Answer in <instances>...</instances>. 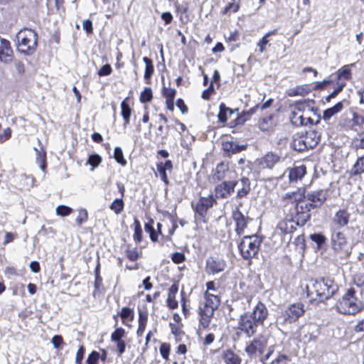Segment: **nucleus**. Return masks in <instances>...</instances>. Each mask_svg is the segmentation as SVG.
I'll return each instance as SVG.
<instances>
[{"label": "nucleus", "instance_id": "obj_1", "mask_svg": "<svg viewBox=\"0 0 364 364\" xmlns=\"http://www.w3.org/2000/svg\"><path fill=\"white\" fill-rule=\"evenodd\" d=\"M337 311L343 314L355 315L364 307L358 292L353 289H348L336 305Z\"/></svg>", "mask_w": 364, "mask_h": 364}, {"label": "nucleus", "instance_id": "obj_2", "mask_svg": "<svg viewBox=\"0 0 364 364\" xmlns=\"http://www.w3.org/2000/svg\"><path fill=\"white\" fill-rule=\"evenodd\" d=\"M309 296L315 294L319 301L330 299L338 290V286L330 279H321L312 282L311 286H306Z\"/></svg>", "mask_w": 364, "mask_h": 364}, {"label": "nucleus", "instance_id": "obj_3", "mask_svg": "<svg viewBox=\"0 0 364 364\" xmlns=\"http://www.w3.org/2000/svg\"><path fill=\"white\" fill-rule=\"evenodd\" d=\"M18 50L23 53L33 54L37 48L38 36L32 29L23 28L17 36Z\"/></svg>", "mask_w": 364, "mask_h": 364}, {"label": "nucleus", "instance_id": "obj_4", "mask_svg": "<svg viewBox=\"0 0 364 364\" xmlns=\"http://www.w3.org/2000/svg\"><path fill=\"white\" fill-rule=\"evenodd\" d=\"M318 141L319 137L314 131L296 133L293 136L292 146L295 150L304 151L315 147Z\"/></svg>", "mask_w": 364, "mask_h": 364}, {"label": "nucleus", "instance_id": "obj_5", "mask_svg": "<svg viewBox=\"0 0 364 364\" xmlns=\"http://www.w3.org/2000/svg\"><path fill=\"white\" fill-rule=\"evenodd\" d=\"M311 112L312 110L306 102H297L292 111V122L296 125L318 124L320 121L319 119L317 118L314 121L310 116Z\"/></svg>", "mask_w": 364, "mask_h": 364}, {"label": "nucleus", "instance_id": "obj_6", "mask_svg": "<svg viewBox=\"0 0 364 364\" xmlns=\"http://www.w3.org/2000/svg\"><path fill=\"white\" fill-rule=\"evenodd\" d=\"M305 312L304 306L301 303L291 304L283 311L277 319V323L281 326L291 324L304 315Z\"/></svg>", "mask_w": 364, "mask_h": 364}, {"label": "nucleus", "instance_id": "obj_7", "mask_svg": "<svg viewBox=\"0 0 364 364\" xmlns=\"http://www.w3.org/2000/svg\"><path fill=\"white\" fill-rule=\"evenodd\" d=\"M262 240L255 235L245 236L239 245L242 257L245 259L254 257L258 252Z\"/></svg>", "mask_w": 364, "mask_h": 364}, {"label": "nucleus", "instance_id": "obj_8", "mask_svg": "<svg viewBox=\"0 0 364 364\" xmlns=\"http://www.w3.org/2000/svg\"><path fill=\"white\" fill-rule=\"evenodd\" d=\"M331 242L333 250L341 253V256L347 257L350 255V247L343 232H337L333 233Z\"/></svg>", "mask_w": 364, "mask_h": 364}, {"label": "nucleus", "instance_id": "obj_9", "mask_svg": "<svg viewBox=\"0 0 364 364\" xmlns=\"http://www.w3.org/2000/svg\"><path fill=\"white\" fill-rule=\"evenodd\" d=\"M239 328L244 332L248 337L253 336L258 326V324L250 314L245 313L240 316L238 322Z\"/></svg>", "mask_w": 364, "mask_h": 364}, {"label": "nucleus", "instance_id": "obj_10", "mask_svg": "<svg viewBox=\"0 0 364 364\" xmlns=\"http://www.w3.org/2000/svg\"><path fill=\"white\" fill-rule=\"evenodd\" d=\"M328 197L327 190H317L309 192L306 194L305 201L312 209L321 207Z\"/></svg>", "mask_w": 364, "mask_h": 364}, {"label": "nucleus", "instance_id": "obj_11", "mask_svg": "<svg viewBox=\"0 0 364 364\" xmlns=\"http://www.w3.org/2000/svg\"><path fill=\"white\" fill-rule=\"evenodd\" d=\"M312 208L309 207V204L304 200L301 203L296 204L295 219L298 225H304L311 218V210Z\"/></svg>", "mask_w": 364, "mask_h": 364}, {"label": "nucleus", "instance_id": "obj_12", "mask_svg": "<svg viewBox=\"0 0 364 364\" xmlns=\"http://www.w3.org/2000/svg\"><path fill=\"white\" fill-rule=\"evenodd\" d=\"M267 344V338L260 335L246 346L245 351L250 355H257V354H261L263 352Z\"/></svg>", "mask_w": 364, "mask_h": 364}, {"label": "nucleus", "instance_id": "obj_13", "mask_svg": "<svg viewBox=\"0 0 364 364\" xmlns=\"http://www.w3.org/2000/svg\"><path fill=\"white\" fill-rule=\"evenodd\" d=\"M252 316V318L261 326L263 325L264 320L267 318L269 312L265 305L259 302L253 309L252 312L247 313Z\"/></svg>", "mask_w": 364, "mask_h": 364}, {"label": "nucleus", "instance_id": "obj_14", "mask_svg": "<svg viewBox=\"0 0 364 364\" xmlns=\"http://www.w3.org/2000/svg\"><path fill=\"white\" fill-rule=\"evenodd\" d=\"M13 59V50L9 41L0 36V60L9 63Z\"/></svg>", "mask_w": 364, "mask_h": 364}, {"label": "nucleus", "instance_id": "obj_15", "mask_svg": "<svg viewBox=\"0 0 364 364\" xmlns=\"http://www.w3.org/2000/svg\"><path fill=\"white\" fill-rule=\"evenodd\" d=\"M214 202L215 199L212 196L201 197L196 205V211L200 215L203 216L206 213L207 210L213 206Z\"/></svg>", "mask_w": 364, "mask_h": 364}, {"label": "nucleus", "instance_id": "obj_16", "mask_svg": "<svg viewBox=\"0 0 364 364\" xmlns=\"http://www.w3.org/2000/svg\"><path fill=\"white\" fill-rule=\"evenodd\" d=\"M220 302V299L217 295L210 292H205L204 306L200 309L210 310V311L214 313V311L219 306Z\"/></svg>", "mask_w": 364, "mask_h": 364}, {"label": "nucleus", "instance_id": "obj_17", "mask_svg": "<svg viewBox=\"0 0 364 364\" xmlns=\"http://www.w3.org/2000/svg\"><path fill=\"white\" fill-rule=\"evenodd\" d=\"M237 183L233 181H224L215 187V194L220 198H225L230 195L236 186Z\"/></svg>", "mask_w": 364, "mask_h": 364}, {"label": "nucleus", "instance_id": "obj_18", "mask_svg": "<svg viewBox=\"0 0 364 364\" xmlns=\"http://www.w3.org/2000/svg\"><path fill=\"white\" fill-rule=\"evenodd\" d=\"M232 217L236 223V232L238 235L243 234L250 219L245 218L238 210L233 212Z\"/></svg>", "mask_w": 364, "mask_h": 364}, {"label": "nucleus", "instance_id": "obj_19", "mask_svg": "<svg viewBox=\"0 0 364 364\" xmlns=\"http://www.w3.org/2000/svg\"><path fill=\"white\" fill-rule=\"evenodd\" d=\"M298 225L296 221L292 218H284L277 225V229L282 233L288 234L294 232L296 230V226Z\"/></svg>", "mask_w": 364, "mask_h": 364}, {"label": "nucleus", "instance_id": "obj_20", "mask_svg": "<svg viewBox=\"0 0 364 364\" xmlns=\"http://www.w3.org/2000/svg\"><path fill=\"white\" fill-rule=\"evenodd\" d=\"M279 160V156L272 152H269L260 159L259 165L264 168H272Z\"/></svg>", "mask_w": 364, "mask_h": 364}, {"label": "nucleus", "instance_id": "obj_21", "mask_svg": "<svg viewBox=\"0 0 364 364\" xmlns=\"http://www.w3.org/2000/svg\"><path fill=\"white\" fill-rule=\"evenodd\" d=\"M178 291V287L176 284H172L168 289L166 303L168 307L171 309H175L178 306V301L176 299Z\"/></svg>", "mask_w": 364, "mask_h": 364}, {"label": "nucleus", "instance_id": "obj_22", "mask_svg": "<svg viewBox=\"0 0 364 364\" xmlns=\"http://www.w3.org/2000/svg\"><path fill=\"white\" fill-rule=\"evenodd\" d=\"M288 177L291 182L301 180L306 173V168L303 166H296L287 170Z\"/></svg>", "mask_w": 364, "mask_h": 364}, {"label": "nucleus", "instance_id": "obj_23", "mask_svg": "<svg viewBox=\"0 0 364 364\" xmlns=\"http://www.w3.org/2000/svg\"><path fill=\"white\" fill-rule=\"evenodd\" d=\"M223 149L229 154H237L240 152L241 151H243L246 149L247 146L246 145H239L235 141H224L222 144Z\"/></svg>", "mask_w": 364, "mask_h": 364}, {"label": "nucleus", "instance_id": "obj_24", "mask_svg": "<svg viewBox=\"0 0 364 364\" xmlns=\"http://www.w3.org/2000/svg\"><path fill=\"white\" fill-rule=\"evenodd\" d=\"M222 360L225 364H240V358L230 350H224L222 353Z\"/></svg>", "mask_w": 364, "mask_h": 364}, {"label": "nucleus", "instance_id": "obj_25", "mask_svg": "<svg viewBox=\"0 0 364 364\" xmlns=\"http://www.w3.org/2000/svg\"><path fill=\"white\" fill-rule=\"evenodd\" d=\"M236 183V186H239L237 196L240 198L245 196L250 191V180L247 178H242L240 181Z\"/></svg>", "mask_w": 364, "mask_h": 364}, {"label": "nucleus", "instance_id": "obj_26", "mask_svg": "<svg viewBox=\"0 0 364 364\" xmlns=\"http://www.w3.org/2000/svg\"><path fill=\"white\" fill-rule=\"evenodd\" d=\"M207 268L213 274L220 272L225 269V263L221 259H211L207 262Z\"/></svg>", "mask_w": 364, "mask_h": 364}, {"label": "nucleus", "instance_id": "obj_27", "mask_svg": "<svg viewBox=\"0 0 364 364\" xmlns=\"http://www.w3.org/2000/svg\"><path fill=\"white\" fill-rule=\"evenodd\" d=\"M310 92V88L307 85H298L291 88L287 91V95L290 97L305 96Z\"/></svg>", "mask_w": 364, "mask_h": 364}, {"label": "nucleus", "instance_id": "obj_28", "mask_svg": "<svg viewBox=\"0 0 364 364\" xmlns=\"http://www.w3.org/2000/svg\"><path fill=\"white\" fill-rule=\"evenodd\" d=\"M153 220H151L150 223H147L145 224L144 229L146 232L149 234L150 239L153 242H156L158 240V235L161 234V224L157 223V229L156 232L152 226Z\"/></svg>", "mask_w": 364, "mask_h": 364}, {"label": "nucleus", "instance_id": "obj_29", "mask_svg": "<svg viewBox=\"0 0 364 364\" xmlns=\"http://www.w3.org/2000/svg\"><path fill=\"white\" fill-rule=\"evenodd\" d=\"M235 111L227 107L223 103L220 105V112L218 114V119L220 122L225 123L229 117L234 114Z\"/></svg>", "mask_w": 364, "mask_h": 364}, {"label": "nucleus", "instance_id": "obj_30", "mask_svg": "<svg viewBox=\"0 0 364 364\" xmlns=\"http://www.w3.org/2000/svg\"><path fill=\"white\" fill-rule=\"evenodd\" d=\"M343 108V105L342 102H338L333 107L326 109L323 112V118L325 120H329L332 117H333L337 113L340 112Z\"/></svg>", "mask_w": 364, "mask_h": 364}, {"label": "nucleus", "instance_id": "obj_31", "mask_svg": "<svg viewBox=\"0 0 364 364\" xmlns=\"http://www.w3.org/2000/svg\"><path fill=\"white\" fill-rule=\"evenodd\" d=\"M213 312L210 311V310H205L203 309H200V325L205 328H207L210 323L211 318L213 316Z\"/></svg>", "mask_w": 364, "mask_h": 364}, {"label": "nucleus", "instance_id": "obj_32", "mask_svg": "<svg viewBox=\"0 0 364 364\" xmlns=\"http://www.w3.org/2000/svg\"><path fill=\"white\" fill-rule=\"evenodd\" d=\"M311 325L306 324L299 328L297 334L300 340L310 341L312 338V334L310 333Z\"/></svg>", "mask_w": 364, "mask_h": 364}, {"label": "nucleus", "instance_id": "obj_33", "mask_svg": "<svg viewBox=\"0 0 364 364\" xmlns=\"http://www.w3.org/2000/svg\"><path fill=\"white\" fill-rule=\"evenodd\" d=\"M364 173V156L359 157L350 171V176L360 175Z\"/></svg>", "mask_w": 364, "mask_h": 364}, {"label": "nucleus", "instance_id": "obj_34", "mask_svg": "<svg viewBox=\"0 0 364 364\" xmlns=\"http://www.w3.org/2000/svg\"><path fill=\"white\" fill-rule=\"evenodd\" d=\"M348 213L346 210H342L336 213L334 217V222L336 223L339 226H344L348 224Z\"/></svg>", "mask_w": 364, "mask_h": 364}, {"label": "nucleus", "instance_id": "obj_35", "mask_svg": "<svg viewBox=\"0 0 364 364\" xmlns=\"http://www.w3.org/2000/svg\"><path fill=\"white\" fill-rule=\"evenodd\" d=\"M132 114V109L125 100L121 103V114L124 120V126H127L129 123Z\"/></svg>", "mask_w": 364, "mask_h": 364}, {"label": "nucleus", "instance_id": "obj_36", "mask_svg": "<svg viewBox=\"0 0 364 364\" xmlns=\"http://www.w3.org/2000/svg\"><path fill=\"white\" fill-rule=\"evenodd\" d=\"M274 126V122L273 121L272 117L269 116L267 117H264L259 122V127L262 131H270L273 129Z\"/></svg>", "mask_w": 364, "mask_h": 364}, {"label": "nucleus", "instance_id": "obj_37", "mask_svg": "<svg viewBox=\"0 0 364 364\" xmlns=\"http://www.w3.org/2000/svg\"><path fill=\"white\" fill-rule=\"evenodd\" d=\"M276 33L275 30L267 33L257 43L260 53L266 50V46L269 44V37Z\"/></svg>", "mask_w": 364, "mask_h": 364}, {"label": "nucleus", "instance_id": "obj_38", "mask_svg": "<svg viewBox=\"0 0 364 364\" xmlns=\"http://www.w3.org/2000/svg\"><path fill=\"white\" fill-rule=\"evenodd\" d=\"M228 170L227 166L224 163H220L217 165L213 178L215 181H220L225 177V172Z\"/></svg>", "mask_w": 364, "mask_h": 364}, {"label": "nucleus", "instance_id": "obj_39", "mask_svg": "<svg viewBox=\"0 0 364 364\" xmlns=\"http://www.w3.org/2000/svg\"><path fill=\"white\" fill-rule=\"evenodd\" d=\"M286 196L294 201L296 204L306 200V194L304 193V190L301 189H299L296 192H292L291 193H287Z\"/></svg>", "mask_w": 364, "mask_h": 364}, {"label": "nucleus", "instance_id": "obj_40", "mask_svg": "<svg viewBox=\"0 0 364 364\" xmlns=\"http://www.w3.org/2000/svg\"><path fill=\"white\" fill-rule=\"evenodd\" d=\"M350 119L351 121V129H355L356 127H360L364 124V117L356 112L349 113Z\"/></svg>", "mask_w": 364, "mask_h": 364}, {"label": "nucleus", "instance_id": "obj_41", "mask_svg": "<svg viewBox=\"0 0 364 364\" xmlns=\"http://www.w3.org/2000/svg\"><path fill=\"white\" fill-rule=\"evenodd\" d=\"M120 316L123 323L126 324V321H132L134 319V311L128 307H123L120 312Z\"/></svg>", "mask_w": 364, "mask_h": 364}, {"label": "nucleus", "instance_id": "obj_42", "mask_svg": "<svg viewBox=\"0 0 364 364\" xmlns=\"http://www.w3.org/2000/svg\"><path fill=\"white\" fill-rule=\"evenodd\" d=\"M147 323V316L143 314H139V326L136 331L138 336H141L144 332Z\"/></svg>", "mask_w": 364, "mask_h": 364}, {"label": "nucleus", "instance_id": "obj_43", "mask_svg": "<svg viewBox=\"0 0 364 364\" xmlns=\"http://www.w3.org/2000/svg\"><path fill=\"white\" fill-rule=\"evenodd\" d=\"M143 61L146 65L144 78L146 80H148L151 77V75L154 73V66L152 65L151 60L147 57H144L143 58Z\"/></svg>", "mask_w": 364, "mask_h": 364}, {"label": "nucleus", "instance_id": "obj_44", "mask_svg": "<svg viewBox=\"0 0 364 364\" xmlns=\"http://www.w3.org/2000/svg\"><path fill=\"white\" fill-rule=\"evenodd\" d=\"M134 239L136 242H140L142 240V230L139 221L135 218L134 222Z\"/></svg>", "mask_w": 364, "mask_h": 364}, {"label": "nucleus", "instance_id": "obj_45", "mask_svg": "<svg viewBox=\"0 0 364 364\" xmlns=\"http://www.w3.org/2000/svg\"><path fill=\"white\" fill-rule=\"evenodd\" d=\"M114 158L116 161L122 166H125L127 164V161L124 158L123 152L120 147L117 146L114 149Z\"/></svg>", "mask_w": 364, "mask_h": 364}, {"label": "nucleus", "instance_id": "obj_46", "mask_svg": "<svg viewBox=\"0 0 364 364\" xmlns=\"http://www.w3.org/2000/svg\"><path fill=\"white\" fill-rule=\"evenodd\" d=\"M125 335V331L124 328L119 327L117 328L115 331L111 335V341L112 342H117L122 341V338Z\"/></svg>", "mask_w": 364, "mask_h": 364}, {"label": "nucleus", "instance_id": "obj_47", "mask_svg": "<svg viewBox=\"0 0 364 364\" xmlns=\"http://www.w3.org/2000/svg\"><path fill=\"white\" fill-rule=\"evenodd\" d=\"M124 203L122 199H115L110 205V209L116 214H119L123 210Z\"/></svg>", "mask_w": 364, "mask_h": 364}, {"label": "nucleus", "instance_id": "obj_48", "mask_svg": "<svg viewBox=\"0 0 364 364\" xmlns=\"http://www.w3.org/2000/svg\"><path fill=\"white\" fill-rule=\"evenodd\" d=\"M338 79L339 80H348L350 76V70L348 66L343 67L337 72Z\"/></svg>", "mask_w": 364, "mask_h": 364}, {"label": "nucleus", "instance_id": "obj_49", "mask_svg": "<svg viewBox=\"0 0 364 364\" xmlns=\"http://www.w3.org/2000/svg\"><path fill=\"white\" fill-rule=\"evenodd\" d=\"M152 90L150 87H146L140 95V101L143 103L148 102L152 99Z\"/></svg>", "mask_w": 364, "mask_h": 364}, {"label": "nucleus", "instance_id": "obj_50", "mask_svg": "<svg viewBox=\"0 0 364 364\" xmlns=\"http://www.w3.org/2000/svg\"><path fill=\"white\" fill-rule=\"evenodd\" d=\"M102 162V158L98 154L90 155L88 158L87 163L92 166V170H94Z\"/></svg>", "mask_w": 364, "mask_h": 364}, {"label": "nucleus", "instance_id": "obj_51", "mask_svg": "<svg viewBox=\"0 0 364 364\" xmlns=\"http://www.w3.org/2000/svg\"><path fill=\"white\" fill-rule=\"evenodd\" d=\"M88 219V213L85 209H80L78 210V215L76 218L77 224L80 226L82 223L87 222Z\"/></svg>", "mask_w": 364, "mask_h": 364}, {"label": "nucleus", "instance_id": "obj_52", "mask_svg": "<svg viewBox=\"0 0 364 364\" xmlns=\"http://www.w3.org/2000/svg\"><path fill=\"white\" fill-rule=\"evenodd\" d=\"M56 214L60 216L69 215L72 212L73 209L66 205H59L55 209Z\"/></svg>", "mask_w": 364, "mask_h": 364}, {"label": "nucleus", "instance_id": "obj_53", "mask_svg": "<svg viewBox=\"0 0 364 364\" xmlns=\"http://www.w3.org/2000/svg\"><path fill=\"white\" fill-rule=\"evenodd\" d=\"M13 72L21 75L25 72L24 63L20 60H15L13 64Z\"/></svg>", "mask_w": 364, "mask_h": 364}, {"label": "nucleus", "instance_id": "obj_54", "mask_svg": "<svg viewBox=\"0 0 364 364\" xmlns=\"http://www.w3.org/2000/svg\"><path fill=\"white\" fill-rule=\"evenodd\" d=\"M176 94V90L171 87H164L163 95L166 98V100H174Z\"/></svg>", "mask_w": 364, "mask_h": 364}, {"label": "nucleus", "instance_id": "obj_55", "mask_svg": "<svg viewBox=\"0 0 364 364\" xmlns=\"http://www.w3.org/2000/svg\"><path fill=\"white\" fill-rule=\"evenodd\" d=\"M170 345L166 343H163L161 344L159 348V351L161 355V356L165 359L168 360L170 353Z\"/></svg>", "mask_w": 364, "mask_h": 364}, {"label": "nucleus", "instance_id": "obj_56", "mask_svg": "<svg viewBox=\"0 0 364 364\" xmlns=\"http://www.w3.org/2000/svg\"><path fill=\"white\" fill-rule=\"evenodd\" d=\"M339 124L346 129H351V121L350 119L349 113L343 114L339 122Z\"/></svg>", "mask_w": 364, "mask_h": 364}, {"label": "nucleus", "instance_id": "obj_57", "mask_svg": "<svg viewBox=\"0 0 364 364\" xmlns=\"http://www.w3.org/2000/svg\"><path fill=\"white\" fill-rule=\"evenodd\" d=\"M157 170L159 173V175H160V177L161 178V180L166 183V184H168V177L166 176V169L162 166V162H160L159 164H157Z\"/></svg>", "mask_w": 364, "mask_h": 364}, {"label": "nucleus", "instance_id": "obj_58", "mask_svg": "<svg viewBox=\"0 0 364 364\" xmlns=\"http://www.w3.org/2000/svg\"><path fill=\"white\" fill-rule=\"evenodd\" d=\"M289 361V358L287 355L284 354H279L272 361V364H286Z\"/></svg>", "mask_w": 364, "mask_h": 364}, {"label": "nucleus", "instance_id": "obj_59", "mask_svg": "<svg viewBox=\"0 0 364 364\" xmlns=\"http://www.w3.org/2000/svg\"><path fill=\"white\" fill-rule=\"evenodd\" d=\"M112 68L109 64L104 65L100 70L98 71V75L100 76H105L109 75L112 73Z\"/></svg>", "mask_w": 364, "mask_h": 364}, {"label": "nucleus", "instance_id": "obj_60", "mask_svg": "<svg viewBox=\"0 0 364 364\" xmlns=\"http://www.w3.org/2000/svg\"><path fill=\"white\" fill-rule=\"evenodd\" d=\"M127 256L132 261L136 260L139 257L137 250L136 248L128 249L127 250Z\"/></svg>", "mask_w": 364, "mask_h": 364}, {"label": "nucleus", "instance_id": "obj_61", "mask_svg": "<svg viewBox=\"0 0 364 364\" xmlns=\"http://www.w3.org/2000/svg\"><path fill=\"white\" fill-rule=\"evenodd\" d=\"M99 358H100L99 353H97L96 351H92L90 354V355L87 360V362L88 363V364H97Z\"/></svg>", "mask_w": 364, "mask_h": 364}, {"label": "nucleus", "instance_id": "obj_62", "mask_svg": "<svg viewBox=\"0 0 364 364\" xmlns=\"http://www.w3.org/2000/svg\"><path fill=\"white\" fill-rule=\"evenodd\" d=\"M11 136V129L10 128H6L4 130L3 134H0V142H4L8 140Z\"/></svg>", "mask_w": 364, "mask_h": 364}, {"label": "nucleus", "instance_id": "obj_63", "mask_svg": "<svg viewBox=\"0 0 364 364\" xmlns=\"http://www.w3.org/2000/svg\"><path fill=\"white\" fill-rule=\"evenodd\" d=\"M51 343L55 348H58L63 343L62 336L58 335L54 336L51 340Z\"/></svg>", "mask_w": 364, "mask_h": 364}, {"label": "nucleus", "instance_id": "obj_64", "mask_svg": "<svg viewBox=\"0 0 364 364\" xmlns=\"http://www.w3.org/2000/svg\"><path fill=\"white\" fill-rule=\"evenodd\" d=\"M84 353H85V348L82 346H81L77 353H76V356H75V362L77 363V364H81V361L83 358V355H84Z\"/></svg>", "mask_w": 364, "mask_h": 364}]
</instances>
